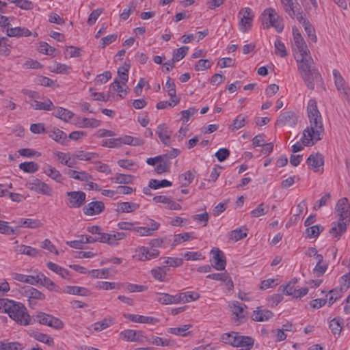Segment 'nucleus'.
<instances>
[{
	"instance_id": "18",
	"label": "nucleus",
	"mask_w": 350,
	"mask_h": 350,
	"mask_svg": "<svg viewBox=\"0 0 350 350\" xmlns=\"http://www.w3.org/2000/svg\"><path fill=\"white\" fill-rule=\"evenodd\" d=\"M49 136L62 145L66 146L68 144V140L67 139L66 134L59 129L54 128L53 130L49 131Z\"/></svg>"
},
{
	"instance_id": "49",
	"label": "nucleus",
	"mask_w": 350,
	"mask_h": 350,
	"mask_svg": "<svg viewBox=\"0 0 350 350\" xmlns=\"http://www.w3.org/2000/svg\"><path fill=\"white\" fill-rule=\"evenodd\" d=\"M275 53L282 57L287 56L288 53L284 44L280 40L277 39L275 42Z\"/></svg>"
},
{
	"instance_id": "34",
	"label": "nucleus",
	"mask_w": 350,
	"mask_h": 350,
	"mask_svg": "<svg viewBox=\"0 0 350 350\" xmlns=\"http://www.w3.org/2000/svg\"><path fill=\"white\" fill-rule=\"evenodd\" d=\"M335 85L337 90L347 96V98L349 100V96L350 95V88L346 84L344 79L339 78V79H338V80H335Z\"/></svg>"
},
{
	"instance_id": "25",
	"label": "nucleus",
	"mask_w": 350,
	"mask_h": 350,
	"mask_svg": "<svg viewBox=\"0 0 350 350\" xmlns=\"http://www.w3.org/2000/svg\"><path fill=\"white\" fill-rule=\"evenodd\" d=\"M15 252L20 254H26L31 257H36L39 254V250L24 245H18L14 249Z\"/></svg>"
},
{
	"instance_id": "7",
	"label": "nucleus",
	"mask_w": 350,
	"mask_h": 350,
	"mask_svg": "<svg viewBox=\"0 0 350 350\" xmlns=\"http://www.w3.org/2000/svg\"><path fill=\"white\" fill-rule=\"evenodd\" d=\"M297 116L296 114L292 111H288L279 116L276 124L280 126L292 128L297 124Z\"/></svg>"
},
{
	"instance_id": "19",
	"label": "nucleus",
	"mask_w": 350,
	"mask_h": 350,
	"mask_svg": "<svg viewBox=\"0 0 350 350\" xmlns=\"http://www.w3.org/2000/svg\"><path fill=\"white\" fill-rule=\"evenodd\" d=\"M31 107L36 110L50 111L54 108V105L51 100L46 99L44 102H40L36 99H32L29 102Z\"/></svg>"
},
{
	"instance_id": "20",
	"label": "nucleus",
	"mask_w": 350,
	"mask_h": 350,
	"mask_svg": "<svg viewBox=\"0 0 350 350\" xmlns=\"http://www.w3.org/2000/svg\"><path fill=\"white\" fill-rule=\"evenodd\" d=\"M66 174L71 178L82 182H89L92 176L85 171L78 172L74 170H68Z\"/></svg>"
},
{
	"instance_id": "47",
	"label": "nucleus",
	"mask_w": 350,
	"mask_h": 350,
	"mask_svg": "<svg viewBox=\"0 0 350 350\" xmlns=\"http://www.w3.org/2000/svg\"><path fill=\"white\" fill-rule=\"evenodd\" d=\"M129 68L130 66L129 64H126L125 66L120 67L118 69V75L123 85H125L126 83L128 81Z\"/></svg>"
},
{
	"instance_id": "36",
	"label": "nucleus",
	"mask_w": 350,
	"mask_h": 350,
	"mask_svg": "<svg viewBox=\"0 0 350 350\" xmlns=\"http://www.w3.org/2000/svg\"><path fill=\"white\" fill-rule=\"evenodd\" d=\"M113 323V319L111 317L105 318L100 321L96 322L93 325L94 329L96 332H100L110 327Z\"/></svg>"
},
{
	"instance_id": "54",
	"label": "nucleus",
	"mask_w": 350,
	"mask_h": 350,
	"mask_svg": "<svg viewBox=\"0 0 350 350\" xmlns=\"http://www.w3.org/2000/svg\"><path fill=\"white\" fill-rule=\"evenodd\" d=\"M137 2L135 1H132L129 3V8H125L123 12L121 13L120 14V18L122 19V20H126L130 14L135 10L136 8H137Z\"/></svg>"
},
{
	"instance_id": "48",
	"label": "nucleus",
	"mask_w": 350,
	"mask_h": 350,
	"mask_svg": "<svg viewBox=\"0 0 350 350\" xmlns=\"http://www.w3.org/2000/svg\"><path fill=\"white\" fill-rule=\"evenodd\" d=\"M172 184V182L165 179L161 180L151 179L149 182V187L152 188L153 189H157L160 187H170Z\"/></svg>"
},
{
	"instance_id": "21",
	"label": "nucleus",
	"mask_w": 350,
	"mask_h": 350,
	"mask_svg": "<svg viewBox=\"0 0 350 350\" xmlns=\"http://www.w3.org/2000/svg\"><path fill=\"white\" fill-rule=\"evenodd\" d=\"M178 299L177 294L171 295L164 293H157V301L162 304H178Z\"/></svg>"
},
{
	"instance_id": "9",
	"label": "nucleus",
	"mask_w": 350,
	"mask_h": 350,
	"mask_svg": "<svg viewBox=\"0 0 350 350\" xmlns=\"http://www.w3.org/2000/svg\"><path fill=\"white\" fill-rule=\"evenodd\" d=\"M211 253L213 254V259L214 260L213 267L218 271L224 270L226 265L224 254L217 247H213Z\"/></svg>"
},
{
	"instance_id": "23",
	"label": "nucleus",
	"mask_w": 350,
	"mask_h": 350,
	"mask_svg": "<svg viewBox=\"0 0 350 350\" xmlns=\"http://www.w3.org/2000/svg\"><path fill=\"white\" fill-rule=\"evenodd\" d=\"M238 341L237 343V347H241L245 350H250L254 343L253 338L247 336H241L239 334Z\"/></svg>"
},
{
	"instance_id": "55",
	"label": "nucleus",
	"mask_w": 350,
	"mask_h": 350,
	"mask_svg": "<svg viewBox=\"0 0 350 350\" xmlns=\"http://www.w3.org/2000/svg\"><path fill=\"white\" fill-rule=\"evenodd\" d=\"M38 51L43 54L53 55L56 49L48 44L46 42H42L39 44Z\"/></svg>"
},
{
	"instance_id": "35",
	"label": "nucleus",
	"mask_w": 350,
	"mask_h": 350,
	"mask_svg": "<svg viewBox=\"0 0 350 350\" xmlns=\"http://www.w3.org/2000/svg\"><path fill=\"white\" fill-rule=\"evenodd\" d=\"M247 122V116L246 115L239 114L232 121V124L231 125V129L232 131L238 130V129L243 127L246 124Z\"/></svg>"
},
{
	"instance_id": "41",
	"label": "nucleus",
	"mask_w": 350,
	"mask_h": 350,
	"mask_svg": "<svg viewBox=\"0 0 350 350\" xmlns=\"http://www.w3.org/2000/svg\"><path fill=\"white\" fill-rule=\"evenodd\" d=\"M47 267L51 271L57 273L58 275H61L63 278H65L68 275V271L61 267L58 265L49 262L47 263Z\"/></svg>"
},
{
	"instance_id": "57",
	"label": "nucleus",
	"mask_w": 350,
	"mask_h": 350,
	"mask_svg": "<svg viewBox=\"0 0 350 350\" xmlns=\"http://www.w3.org/2000/svg\"><path fill=\"white\" fill-rule=\"evenodd\" d=\"M122 84L121 81L118 80H115L110 85V89L113 91H116L118 93V95L120 97H124L126 94V90H124L122 88Z\"/></svg>"
},
{
	"instance_id": "56",
	"label": "nucleus",
	"mask_w": 350,
	"mask_h": 350,
	"mask_svg": "<svg viewBox=\"0 0 350 350\" xmlns=\"http://www.w3.org/2000/svg\"><path fill=\"white\" fill-rule=\"evenodd\" d=\"M191 324L184 325L181 327H173L170 328L168 332L172 334L185 336L187 335L186 331H187L190 327H191Z\"/></svg>"
},
{
	"instance_id": "42",
	"label": "nucleus",
	"mask_w": 350,
	"mask_h": 350,
	"mask_svg": "<svg viewBox=\"0 0 350 350\" xmlns=\"http://www.w3.org/2000/svg\"><path fill=\"white\" fill-rule=\"evenodd\" d=\"M297 281V278H293L286 286H280V288L286 295H293L297 289L295 288V284Z\"/></svg>"
},
{
	"instance_id": "1",
	"label": "nucleus",
	"mask_w": 350,
	"mask_h": 350,
	"mask_svg": "<svg viewBox=\"0 0 350 350\" xmlns=\"http://www.w3.org/2000/svg\"><path fill=\"white\" fill-rule=\"evenodd\" d=\"M293 33L295 44L300 56V59H297L298 70L308 88L312 90L315 83H323L321 76L314 66V62L310 52L299 30L293 28Z\"/></svg>"
},
{
	"instance_id": "43",
	"label": "nucleus",
	"mask_w": 350,
	"mask_h": 350,
	"mask_svg": "<svg viewBox=\"0 0 350 350\" xmlns=\"http://www.w3.org/2000/svg\"><path fill=\"white\" fill-rule=\"evenodd\" d=\"M151 273L154 279L161 282L165 281L167 275L165 271V266L163 265L162 267H159L157 268L152 269Z\"/></svg>"
},
{
	"instance_id": "59",
	"label": "nucleus",
	"mask_w": 350,
	"mask_h": 350,
	"mask_svg": "<svg viewBox=\"0 0 350 350\" xmlns=\"http://www.w3.org/2000/svg\"><path fill=\"white\" fill-rule=\"evenodd\" d=\"M189 47L186 46H181L176 49L173 55V59L175 62L182 59L188 53Z\"/></svg>"
},
{
	"instance_id": "15",
	"label": "nucleus",
	"mask_w": 350,
	"mask_h": 350,
	"mask_svg": "<svg viewBox=\"0 0 350 350\" xmlns=\"http://www.w3.org/2000/svg\"><path fill=\"white\" fill-rule=\"evenodd\" d=\"M157 133L164 145L167 146H170V136L172 131L165 124H159L157 126Z\"/></svg>"
},
{
	"instance_id": "30",
	"label": "nucleus",
	"mask_w": 350,
	"mask_h": 350,
	"mask_svg": "<svg viewBox=\"0 0 350 350\" xmlns=\"http://www.w3.org/2000/svg\"><path fill=\"white\" fill-rule=\"evenodd\" d=\"M239 333L232 332L231 333H225L221 335V339L223 342L230 345L234 347H237V343L238 341Z\"/></svg>"
},
{
	"instance_id": "29",
	"label": "nucleus",
	"mask_w": 350,
	"mask_h": 350,
	"mask_svg": "<svg viewBox=\"0 0 350 350\" xmlns=\"http://www.w3.org/2000/svg\"><path fill=\"white\" fill-rule=\"evenodd\" d=\"M39 277H40V283L49 291L55 292L60 291V288L56 285L50 278H47L42 273L39 274Z\"/></svg>"
},
{
	"instance_id": "22",
	"label": "nucleus",
	"mask_w": 350,
	"mask_h": 350,
	"mask_svg": "<svg viewBox=\"0 0 350 350\" xmlns=\"http://www.w3.org/2000/svg\"><path fill=\"white\" fill-rule=\"evenodd\" d=\"M6 32L9 37H28L31 35V32L25 27H8Z\"/></svg>"
},
{
	"instance_id": "27",
	"label": "nucleus",
	"mask_w": 350,
	"mask_h": 350,
	"mask_svg": "<svg viewBox=\"0 0 350 350\" xmlns=\"http://www.w3.org/2000/svg\"><path fill=\"white\" fill-rule=\"evenodd\" d=\"M120 147L122 144H127L132 146H141L144 144V140L140 138L133 137L129 135H125L118 137Z\"/></svg>"
},
{
	"instance_id": "45",
	"label": "nucleus",
	"mask_w": 350,
	"mask_h": 350,
	"mask_svg": "<svg viewBox=\"0 0 350 350\" xmlns=\"http://www.w3.org/2000/svg\"><path fill=\"white\" fill-rule=\"evenodd\" d=\"M45 325L60 330L64 328V323L61 319L51 315Z\"/></svg>"
},
{
	"instance_id": "61",
	"label": "nucleus",
	"mask_w": 350,
	"mask_h": 350,
	"mask_svg": "<svg viewBox=\"0 0 350 350\" xmlns=\"http://www.w3.org/2000/svg\"><path fill=\"white\" fill-rule=\"evenodd\" d=\"M0 233L10 235L15 234V230L8 226V222L0 220Z\"/></svg>"
},
{
	"instance_id": "8",
	"label": "nucleus",
	"mask_w": 350,
	"mask_h": 350,
	"mask_svg": "<svg viewBox=\"0 0 350 350\" xmlns=\"http://www.w3.org/2000/svg\"><path fill=\"white\" fill-rule=\"evenodd\" d=\"M29 188L31 190L35 191L38 193L51 196L53 193V190L46 183L42 182L36 178H32L28 183Z\"/></svg>"
},
{
	"instance_id": "62",
	"label": "nucleus",
	"mask_w": 350,
	"mask_h": 350,
	"mask_svg": "<svg viewBox=\"0 0 350 350\" xmlns=\"http://www.w3.org/2000/svg\"><path fill=\"white\" fill-rule=\"evenodd\" d=\"M193 180V175L190 171H187L185 173L179 176V180L182 184V186L189 185Z\"/></svg>"
},
{
	"instance_id": "6",
	"label": "nucleus",
	"mask_w": 350,
	"mask_h": 350,
	"mask_svg": "<svg viewBox=\"0 0 350 350\" xmlns=\"http://www.w3.org/2000/svg\"><path fill=\"white\" fill-rule=\"evenodd\" d=\"M66 196H68V206L71 208H79L85 202L86 194L81 191H68Z\"/></svg>"
},
{
	"instance_id": "53",
	"label": "nucleus",
	"mask_w": 350,
	"mask_h": 350,
	"mask_svg": "<svg viewBox=\"0 0 350 350\" xmlns=\"http://www.w3.org/2000/svg\"><path fill=\"white\" fill-rule=\"evenodd\" d=\"M42 226V223L38 219H21V226H24L29 228H37Z\"/></svg>"
},
{
	"instance_id": "12",
	"label": "nucleus",
	"mask_w": 350,
	"mask_h": 350,
	"mask_svg": "<svg viewBox=\"0 0 350 350\" xmlns=\"http://www.w3.org/2000/svg\"><path fill=\"white\" fill-rule=\"evenodd\" d=\"M347 224L346 221H338L337 223H332V228L329 230L330 234L336 238V240H339L341 236L347 231Z\"/></svg>"
},
{
	"instance_id": "58",
	"label": "nucleus",
	"mask_w": 350,
	"mask_h": 350,
	"mask_svg": "<svg viewBox=\"0 0 350 350\" xmlns=\"http://www.w3.org/2000/svg\"><path fill=\"white\" fill-rule=\"evenodd\" d=\"M124 288L126 291L130 293L134 292H143L147 289L146 286L138 285L131 283H126L124 284Z\"/></svg>"
},
{
	"instance_id": "11",
	"label": "nucleus",
	"mask_w": 350,
	"mask_h": 350,
	"mask_svg": "<svg viewBox=\"0 0 350 350\" xmlns=\"http://www.w3.org/2000/svg\"><path fill=\"white\" fill-rule=\"evenodd\" d=\"M262 15L268 16L270 25L275 27L278 32L283 30V26L279 22V16L273 8H269L264 10Z\"/></svg>"
},
{
	"instance_id": "31",
	"label": "nucleus",
	"mask_w": 350,
	"mask_h": 350,
	"mask_svg": "<svg viewBox=\"0 0 350 350\" xmlns=\"http://www.w3.org/2000/svg\"><path fill=\"white\" fill-rule=\"evenodd\" d=\"M134 176L129 174L117 173L111 178V180L117 184H129L132 183Z\"/></svg>"
},
{
	"instance_id": "32",
	"label": "nucleus",
	"mask_w": 350,
	"mask_h": 350,
	"mask_svg": "<svg viewBox=\"0 0 350 350\" xmlns=\"http://www.w3.org/2000/svg\"><path fill=\"white\" fill-rule=\"evenodd\" d=\"M230 308L232 314L236 316L235 321H241L245 319V315L243 314L244 308L239 301H233Z\"/></svg>"
},
{
	"instance_id": "50",
	"label": "nucleus",
	"mask_w": 350,
	"mask_h": 350,
	"mask_svg": "<svg viewBox=\"0 0 350 350\" xmlns=\"http://www.w3.org/2000/svg\"><path fill=\"white\" fill-rule=\"evenodd\" d=\"M323 230V227H321L319 225H314L310 228H307L306 230V237L310 239L315 238L319 236Z\"/></svg>"
},
{
	"instance_id": "13",
	"label": "nucleus",
	"mask_w": 350,
	"mask_h": 350,
	"mask_svg": "<svg viewBox=\"0 0 350 350\" xmlns=\"http://www.w3.org/2000/svg\"><path fill=\"white\" fill-rule=\"evenodd\" d=\"M124 317L126 319H128L135 323H148V324L154 325V324L157 323L158 322H159V320L158 319L152 317H146V316L138 315V314H124Z\"/></svg>"
},
{
	"instance_id": "24",
	"label": "nucleus",
	"mask_w": 350,
	"mask_h": 350,
	"mask_svg": "<svg viewBox=\"0 0 350 350\" xmlns=\"http://www.w3.org/2000/svg\"><path fill=\"white\" fill-rule=\"evenodd\" d=\"M75 154V157L81 161L95 162V160L98 159L99 158V155L96 152H85L83 150L77 151Z\"/></svg>"
},
{
	"instance_id": "52",
	"label": "nucleus",
	"mask_w": 350,
	"mask_h": 350,
	"mask_svg": "<svg viewBox=\"0 0 350 350\" xmlns=\"http://www.w3.org/2000/svg\"><path fill=\"white\" fill-rule=\"evenodd\" d=\"M183 263V260L182 258L167 257L165 258L163 266H165V268L167 267H176L181 266Z\"/></svg>"
},
{
	"instance_id": "37",
	"label": "nucleus",
	"mask_w": 350,
	"mask_h": 350,
	"mask_svg": "<svg viewBox=\"0 0 350 350\" xmlns=\"http://www.w3.org/2000/svg\"><path fill=\"white\" fill-rule=\"evenodd\" d=\"M33 337L34 338L35 340L45 343L49 346L54 345L53 338L45 334L36 332L33 334Z\"/></svg>"
},
{
	"instance_id": "2",
	"label": "nucleus",
	"mask_w": 350,
	"mask_h": 350,
	"mask_svg": "<svg viewBox=\"0 0 350 350\" xmlns=\"http://www.w3.org/2000/svg\"><path fill=\"white\" fill-rule=\"evenodd\" d=\"M307 111L310 127H308L304 131L301 142L306 146H309L314 144L312 140L317 142L321 139L324 128L321 115L317 108V101L314 99L309 100Z\"/></svg>"
},
{
	"instance_id": "10",
	"label": "nucleus",
	"mask_w": 350,
	"mask_h": 350,
	"mask_svg": "<svg viewBox=\"0 0 350 350\" xmlns=\"http://www.w3.org/2000/svg\"><path fill=\"white\" fill-rule=\"evenodd\" d=\"M105 209V204L101 201H93L88 203L83 208V213L88 216L98 215Z\"/></svg>"
},
{
	"instance_id": "16",
	"label": "nucleus",
	"mask_w": 350,
	"mask_h": 350,
	"mask_svg": "<svg viewBox=\"0 0 350 350\" xmlns=\"http://www.w3.org/2000/svg\"><path fill=\"white\" fill-rule=\"evenodd\" d=\"M306 162L314 172H317L319 170V167L324 165V157L319 152L312 154L307 159Z\"/></svg>"
},
{
	"instance_id": "5",
	"label": "nucleus",
	"mask_w": 350,
	"mask_h": 350,
	"mask_svg": "<svg viewBox=\"0 0 350 350\" xmlns=\"http://www.w3.org/2000/svg\"><path fill=\"white\" fill-rule=\"evenodd\" d=\"M336 211L340 221H346L349 222L350 220V204L347 198L340 199L336 206Z\"/></svg>"
},
{
	"instance_id": "33",
	"label": "nucleus",
	"mask_w": 350,
	"mask_h": 350,
	"mask_svg": "<svg viewBox=\"0 0 350 350\" xmlns=\"http://www.w3.org/2000/svg\"><path fill=\"white\" fill-rule=\"evenodd\" d=\"M56 118L63 120L66 122L70 120L74 116L73 113L70 111L62 108H57L53 113Z\"/></svg>"
},
{
	"instance_id": "26",
	"label": "nucleus",
	"mask_w": 350,
	"mask_h": 350,
	"mask_svg": "<svg viewBox=\"0 0 350 350\" xmlns=\"http://www.w3.org/2000/svg\"><path fill=\"white\" fill-rule=\"evenodd\" d=\"M64 292L70 295H77L81 296H89L91 294L90 291L86 288L70 286H66L64 290Z\"/></svg>"
},
{
	"instance_id": "38",
	"label": "nucleus",
	"mask_w": 350,
	"mask_h": 350,
	"mask_svg": "<svg viewBox=\"0 0 350 350\" xmlns=\"http://www.w3.org/2000/svg\"><path fill=\"white\" fill-rule=\"evenodd\" d=\"M139 207V205L133 202H121L118 204V211L122 213H131L137 210Z\"/></svg>"
},
{
	"instance_id": "14",
	"label": "nucleus",
	"mask_w": 350,
	"mask_h": 350,
	"mask_svg": "<svg viewBox=\"0 0 350 350\" xmlns=\"http://www.w3.org/2000/svg\"><path fill=\"white\" fill-rule=\"evenodd\" d=\"M273 316V312L267 309H262V307H258L254 310L251 316L252 319L255 321H268Z\"/></svg>"
},
{
	"instance_id": "60",
	"label": "nucleus",
	"mask_w": 350,
	"mask_h": 350,
	"mask_svg": "<svg viewBox=\"0 0 350 350\" xmlns=\"http://www.w3.org/2000/svg\"><path fill=\"white\" fill-rule=\"evenodd\" d=\"M268 211V206L265 207L264 203L260 204L258 207L252 210L250 213L253 217H259L265 215Z\"/></svg>"
},
{
	"instance_id": "40",
	"label": "nucleus",
	"mask_w": 350,
	"mask_h": 350,
	"mask_svg": "<svg viewBox=\"0 0 350 350\" xmlns=\"http://www.w3.org/2000/svg\"><path fill=\"white\" fill-rule=\"evenodd\" d=\"M343 324L342 319L336 317L332 319L329 324V327L334 334H340L342 330V325Z\"/></svg>"
},
{
	"instance_id": "44",
	"label": "nucleus",
	"mask_w": 350,
	"mask_h": 350,
	"mask_svg": "<svg viewBox=\"0 0 350 350\" xmlns=\"http://www.w3.org/2000/svg\"><path fill=\"white\" fill-rule=\"evenodd\" d=\"M45 325L60 330L64 328V323L61 319L51 315Z\"/></svg>"
},
{
	"instance_id": "3",
	"label": "nucleus",
	"mask_w": 350,
	"mask_h": 350,
	"mask_svg": "<svg viewBox=\"0 0 350 350\" xmlns=\"http://www.w3.org/2000/svg\"><path fill=\"white\" fill-rule=\"evenodd\" d=\"M9 317L21 325L32 324V320L27 312V308L20 302L11 300L6 310Z\"/></svg>"
},
{
	"instance_id": "17",
	"label": "nucleus",
	"mask_w": 350,
	"mask_h": 350,
	"mask_svg": "<svg viewBox=\"0 0 350 350\" xmlns=\"http://www.w3.org/2000/svg\"><path fill=\"white\" fill-rule=\"evenodd\" d=\"M21 293L27 299L44 300L45 296L40 291L32 286H25L22 288Z\"/></svg>"
},
{
	"instance_id": "64",
	"label": "nucleus",
	"mask_w": 350,
	"mask_h": 350,
	"mask_svg": "<svg viewBox=\"0 0 350 350\" xmlns=\"http://www.w3.org/2000/svg\"><path fill=\"white\" fill-rule=\"evenodd\" d=\"M103 10L102 8H98V9H96V10H94L91 14H90L88 18V24L89 25H94L97 18L99 17V16L103 13Z\"/></svg>"
},
{
	"instance_id": "51",
	"label": "nucleus",
	"mask_w": 350,
	"mask_h": 350,
	"mask_svg": "<svg viewBox=\"0 0 350 350\" xmlns=\"http://www.w3.org/2000/svg\"><path fill=\"white\" fill-rule=\"evenodd\" d=\"M121 337L127 341L136 342L139 341V338L136 337L137 332L133 329L124 330L120 333Z\"/></svg>"
},
{
	"instance_id": "4",
	"label": "nucleus",
	"mask_w": 350,
	"mask_h": 350,
	"mask_svg": "<svg viewBox=\"0 0 350 350\" xmlns=\"http://www.w3.org/2000/svg\"><path fill=\"white\" fill-rule=\"evenodd\" d=\"M240 16L239 26L243 32H246L252 26L254 14L250 8H245L240 10L239 12Z\"/></svg>"
},
{
	"instance_id": "28",
	"label": "nucleus",
	"mask_w": 350,
	"mask_h": 350,
	"mask_svg": "<svg viewBox=\"0 0 350 350\" xmlns=\"http://www.w3.org/2000/svg\"><path fill=\"white\" fill-rule=\"evenodd\" d=\"M178 299V304L181 302H189L191 301L198 300L200 298V295L198 293L193 291H187L185 293H180L177 294Z\"/></svg>"
},
{
	"instance_id": "63",
	"label": "nucleus",
	"mask_w": 350,
	"mask_h": 350,
	"mask_svg": "<svg viewBox=\"0 0 350 350\" xmlns=\"http://www.w3.org/2000/svg\"><path fill=\"white\" fill-rule=\"evenodd\" d=\"M196 112L197 110L193 107H190L188 109L183 110L180 111V120H183L184 124H185L189 121L190 117L193 116Z\"/></svg>"
},
{
	"instance_id": "39",
	"label": "nucleus",
	"mask_w": 350,
	"mask_h": 350,
	"mask_svg": "<svg viewBox=\"0 0 350 350\" xmlns=\"http://www.w3.org/2000/svg\"><path fill=\"white\" fill-rule=\"evenodd\" d=\"M19 168L27 173H34L38 170L39 166L36 163L29 161L20 163Z\"/></svg>"
},
{
	"instance_id": "46",
	"label": "nucleus",
	"mask_w": 350,
	"mask_h": 350,
	"mask_svg": "<svg viewBox=\"0 0 350 350\" xmlns=\"http://www.w3.org/2000/svg\"><path fill=\"white\" fill-rule=\"evenodd\" d=\"M45 173L49 177H51L52 179L55 180L57 183H62L63 180L62 175L55 167L49 166L48 168L46 170H45Z\"/></svg>"
}]
</instances>
